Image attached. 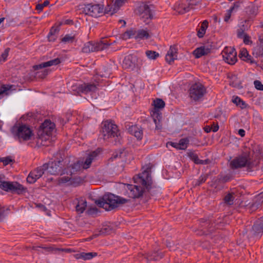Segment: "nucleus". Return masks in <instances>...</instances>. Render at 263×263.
Segmentation results:
<instances>
[{
  "mask_svg": "<svg viewBox=\"0 0 263 263\" xmlns=\"http://www.w3.org/2000/svg\"><path fill=\"white\" fill-rule=\"evenodd\" d=\"M152 165L146 164L142 167V172L137 176L134 177L135 185H126V194L132 198H139L143 194L149 192L153 187V181L151 177Z\"/></svg>",
  "mask_w": 263,
  "mask_h": 263,
  "instance_id": "obj_1",
  "label": "nucleus"
},
{
  "mask_svg": "<svg viewBox=\"0 0 263 263\" xmlns=\"http://www.w3.org/2000/svg\"><path fill=\"white\" fill-rule=\"evenodd\" d=\"M119 22H120V23H123V25H122V26H125V25H126V22H125V21H124V20H120V21H119Z\"/></svg>",
  "mask_w": 263,
  "mask_h": 263,
  "instance_id": "obj_55",
  "label": "nucleus"
},
{
  "mask_svg": "<svg viewBox=\"0 0 263 263\" xmlns=\"http://www.w3.org/2000/svg\"><path fill=\"white\" fill-rule=\"evenodd\" d=\"M109 45V44L104 41H100L95 44L89 42L84 44L82 50L84 53L103 50L107 48Z\"/></svg>",
  "mask_w": 263,
  "mask_h": 263,
  "instance_id": "obj_8",
  "label": "nucleus"
},
{
  "mask_svg": "<svg viewBox=\"0 0 263 263\" xmlns=\"http://www.w3.org/2000/svg\"><path fill=\"white\" fill-rule=\"evenodd\" d=\"M152 104L154 106V108L151 112V116L156 124V129H160L162 128L161 123L162 117L159 110L163 109L165 104L162 99L157 98L153 101Z\"/></svg>",
  "mask_w": 263,
  "mask_h": 263,
  "instance_id": "obj_4",
  "label": "nucleus"
},
{
  "mask_svg": "<svg viewBox=\"0 0 263 263\" xmlns=\"http://www.w3.org/2000/svg\"><path fill=\"white\" fill-rule=\"evenodd\" d=\"M61 63V60L59 58H55L54 59L50 60L49 61L41 63L38 65L33 66V69L35 70L40 69H43L47 67L51 66L53 65H57Z\"/></svg>",
  "mask_w": 263,
  "mask_h": 263,
  "instance_id": "obj_19",
  "label": "nucleus"
},
{
  "mask_svg": "<svg viewBox=\"0 0 263 263\" xmlns=\"http://www.w3.org/2000/svg\"><path fill=\"white\" fill-rule=\"evenodd\" d=\"M238 8V5L234 4L233 6L231 7L230 9L228 10L225 14L224 17V21L226 22H228L229 20H230L232 13L233 11H236Z\"/></svg>",
  "mask_w": 263,
  "mask_h": 263,
  "instance_id": "obj_31",
  "label": "nucleus"
},
{
  "mask_svg": "<svg viewBox=\"0 0 263 263\" xmlns=\"http://www.w3.org/2000/svg\"><path fill=\"white\" fill-rule=\"evenodd\" d=\"M12 85H2L0 86V95L3 93H6L7 95L9 94V91Z\"/></svg>",
  "mask_w": 263,
  "mask_h": 263,
  "instance_id": "obj_36",
  "label": "nucleus"
},
{
  "mask_svg": "<svg viewBox=\"0 0 263 263\" xmlns=\"http://www.w3.org/2000/svg\"><path fill=\"white\" fill-rule=\"evenodd\" d=\"M4 19L5 18L4 17L0 18V24L4 21Z\"/></svg>",
  "mask_w": 263,
  "mask_h": 263,
  "instance_id": "obj_59",
  "label": "nucleus"
},
{
  "mask_svg": "<svg viewBox=\"0 0 263 263\" xmlns=\"http://www.w3.org/2000/svg\"><path fill=\"white\" fill-rule=\"evenodd\" d=\"M205 91V88L202 84L196 83L193 85L189 90L190 96L195 101L198 100L203 96Z\"/></svg>",
  "mask_w": 263,
  "mask_h": 263,
  "instance_id": "obj_11",
  "label": "nucleus"
},
{
  "mask_svg": "<svg viewBox=\"0 0 263 263\" xmlns=\"http://www.w3.org/2000/svg\"><path fill=\"white\" fill-rule=\"evenodd\" d=\"M87 206V202L85 200L80 199L76 206V211L79 213H82L85 211Z\"/></svg>",
  "mask_w": 263,
  "mask_h": 263,
  "instance_id": "obj_27",
  "label": "nucleus"
},
{
  "mask_svg": "<svg viewBox=\"0 0 263 263\" xmlns=\"http://www.w3.org/2000/svg\"><path fill=\"white\" fill-rule=\"evenodd\" d=\"M9 48H7L5 50L4 52L2 54V58L3 59L4 61H5L9 53Z\"/></svg>",
  "mask_w": 263,
  "mask_h": 263,
  "instance_id": "obj_49",
  "label": "nucleus"
},
{
  "mask_svg": "<svg viewBox=\"0 0 263 263\" xmlns=\"http://www.w3.org/2000/svg\"><path fill=\"white\" fill-rule=\"evenodd\" d=\"M149 37V34L147 30L144 29L137 30L136 40H144Z\"/></svg>",
  "mask_w": 263,
  "mask_h": 263,
  "instance_id": "obj_25",
  "label": "nucleus"
},
{
  "mask_svg": "<svg viewBox=\"0 0 263 263\" xmlns=\"http://www.w3.org/2000/svg\"><path fill=\"white\" fill-rule=\"evenodd\" d=\"M82 168V163H81V161H78L77 162L73 163L72 165L69 166L66 171V174L70 175H72V174L76 173L77 172L80 171Z\"/></svg>",
  "mask_w": 263,
  "mask_h": 263,
  "instance_id": "obj_22",
  "label": "nucleus"
},
{
  "mask_svg": "<svg viewBox=\"0 0 263 263\" xmlns=\"http://www.w3.org/2000/svg\"><path fill=\"white\" fill-rule=\"evenodd\" d=\"M243 39V42L245 44L249 45L252 43V41L251 40L250 36L246 34L242 38Z\"/></svg>",
  "mask_w": 263,
  "mask_h": 263,
  "instance_id": "obj_45",
  "label": "nucleus"
},
{
  "mask_svg": "<svg viewBox=\"0 0 263 263\" xmlns=\"http://www.w3.org/2000/svg\"><path fill=\"white\" fill-rule=\"evenodd\" d=\"M256 229H257V226H255V225H254V226H253V229L254 230H255Z\"/></svg>",
  "mask_w": 263,
  "mask_h": 263,
  "instance_id": "obj_60",
  "label": "nucleus"
},
{
  "mask_svg": "<svg viewBox=\"0 0 263 263\" xmlns=\"http://www.w3.org/2000/svg\"><path fill=\"white\" fill-rule=\"evenodd\" d=\"M98 255L97 252H83V259L84 260H90Z\"/></svg>",
  "mask_w": 263,
  "mask_h": 263,
  "instance_id": "obj_35",
  "label": "nucleus"
},
{
  "mask_svg": "<svg viewBox=\"0 0 263 263\" xmlns=\"http://www.w3.org/2000/svg\"><path fill=\"white\" fill-rule=\"evenodd\" d=\"M101 133L104 140L118 137L120 135L117 126L112 121H105L102 123Z\"/></svg>",
  "mask_w": 263,
  "mask_h": 263,
  "instance_id": "obj_5",
  "label": "nucleus"
},
{
  "mask_svg": "<svg viewBox=\"0 0 263 263\" xmlns=\"http://www.w3.org/2000/svg\"><path fill=\"white\" fill-rule=\"evenodd\" d=\"M53 29H51L50 30V32L48 34V40L50 42H53L56 40L57 35H55V34L53 33Z\"/></svg>",
  "mask_w": 263,
  "mask_h": 263,
  "instance_id": "obj_43",
  "label": "nucleus"
},
{
  "mask_svg": "<svg viewBox=\"0 0 263 263\" xmlns=\"http://www.w3.org/2000/svg\"><path fill=\"white\" fill-rule=\"evenodd\" d=\"M167 144H168L171 145V146H172L173 147L179 149V142L177 143V142H168Z\"/></svg>",
  "mask_w": 263,
  "mask_h": 263,
  "instance_id": "obj_51",
  "label": "nucleus"
},
{
  "mask_svg": "<svg viewBox=\"0 0 263 263\" xmlns=\"http://www.w3.org/2000/svg\"><path fill=\"white\" fill-rule=\"evenodd\" d=\"M208 26V22L207 21H204L197 32V35L199 37L201 38L203 36L205 33L206 29H207Z\"/></svg>",
  "mask_w": 263,
  "mask_h": 263,
  "instance_id": "obj_30",
  "label": "nucleus"
},
{
  "mask_svg": "<svg viewBox=\"0 0 263 263\" xmlns=\"http://www.w3.org/2000/svg\"><path fill=\"white\" fill-rule=\"evenodd\" d=\"M232 101L242 109L245 108L247 107L246 103L238 97H234Z\"/></svg>",
  "mask_w": 263,
  "mask_h": 263,
  "instance_id": "obj_32",
  "label": "nucleus"
},
{
  "mask_svg": "<svg viewBox=\"0 0 263 263\" xmlns=\"http://www.w3.org/2000/svg\"><path fill=\"white\" fill-rule=\"evenodd\" d=\"M51 29H53V34H55V35H57V32H58V31H57V29H55V28H53V27H52Z\"/></svg>",
  "mask_w": 263,
  "mask_h": 263,
  "instance_id": "obj_56",
  "label": "nucleus"
},
{
  "mask_svg": "<svg viewBox=\"0 0 263 263\" xmlns=\"http://www.w3.org/2000/svg\"><path fill=\"white\" fill-rule=\"evenodd\" d=\"M49 72V71L47 69H44L40 72H38L39 77L41 78H45Z\"/></svg>",
  "mask_w": 263,
  "mask_h": 263,
  "instance_id": "obj_46",
  "label": "nucleus"
},
{
  "mask_svg": "<svg viewBox=\"0 0 263 263\" xmlns=\"http://www.w3.org/2000/svg\"><path fill=\"white\" fill-rule=\"evenodd\" d=\"M141 15L144 21H146L148 18H151L152 16L151 10L147 5L144 6L143 11L141 13Z\"/></svg>",
  "mask_w": 263,
  "mask_h": 263,
  "instance_id": "obj_28",
  "label": "nucleus"
},
{
  "mask_svg": "<svg viewBox=\"0 0 263 263\" xmlns=\"http://www.w3.org/2000/svg\"><path fill=\"white\" fill-rule=\"evenodd\" d=\"M206 180V177L205 176H200L199 179L197 180L196 185H200L202 183L204 182Z\"/></svg>",
  "mask_w": 263,
  "mask_h": 263,
  "instance_id": "obj_47",
  "label": "nucleus"
},
{
  "mask_svg": "<svg viewBox=\"0 0 263 263\" xmlns=\"http://www.w3.org/2000/svg\"><path fill=\"white\" fill-rule=\"evenodd\" d=\"M97 89V86L94 84L83 83L77 86V91L79 93L87 94L91 92H94Z\"/></svg>",
  "mask_w": 263,
  "mask_h": 263,
  "instance_id": "obj_16",
  "label": "nucleus"
},
{
  "mask_svg": "<svg viewBox=\"0 0 263 263\" xmlns=\"http://www.w3.org/2000/svg\"><path fill=\"white\" fill-rule=\"evenodd\" d=\"M177 49L175 46H171L165 56L166 61L171 64L177 58Z\"/></svg>",
  "mask_w": 263,
  "mask_h": 263,
  "instance_id": "obj_20",
  "label": "nucleus"
},
{
  "mask_svg": "<svg viewBox=\"0 0 263 263\" xmlns=\"http://www.w3.org/2000/svg\"><path fill=\"white\" fill-rule=\"evenodd\" d=\"M104 7L100 4H87L84 7V12L87 15L98 17L103 13Z\"/></svg>",
  "mask_w": 263,
  "mask_h": 263,
  "instance_id": "obj_12",
  "label": "nucleus"
},
{
  "mask_svg": "<svg viewBox=\"0 0 263 263\" xmlns=\"http://www.w3.org/2000/svg\"><path fill=\"white\" fill-rule=\"evenodd\" d=\"M137 57L134 54L126 55L123 61V66L125 68H129L134 66L137 62Z\"/></svg>",
  "mask_w": 263,
  "mask_h": 263,
  "instance_id": "obj_18",
  "label": "nucleus"
},
{
  "mask_svg": "<svg viewBox=\"0 0 263 263\" xmlns=\"http://www.w3.org/2000/svg\"><path fill=\"white\" fill-rule=\"evenodd\" d=\"M247 33L244 32V30L242 28H240L237 30V36L238 38L241 39Z\"/></svg>",
  "mask_w": 263,
  "mask_h": 263,
  "instance_id": "obj_48",
  "label": "nucleus"
},
{
  "mask_svg": "<svg viewBox=\"0 0 263 263\" xmlns=\"http://www.w3.org/2000/svg\"><path fill=\"white\" fill-rule=\"evenodd\" d=\"M204 130L207 133H210V132H211L212 131L211 129V126H206L204 128Z\"/></svg>",
  "mask_w": 263,
  "mask_h": 263,
  "instance_id": "obj_54",
  "label": "nucleus"
},
{
  "mask_svg": "<svg viewBox=\"0 0 263 263\" xmlns=\"http://www.w3.org/2000/svg\"><path fill=\"white\" fill-rule=\"evenodd\" d=\"M0 161L3 162L4 165H7L12 161L10 157H3L0 158Z\"/></svg>",
  "mask_w": 263,
  "mask_h": 263,
  "instance_id": "obj_41",
  "label": "nucleus"
},
{
  "mask_svg": "<svg viewBox=\"0 0 263 263\" xmlns=\"http://www.w3.org/2000/svg\"><path fill=\"white\" fill-rule=\"evenodd\" d=\"M4 176L0 175V182L1 181V180H3L4 179Z\"/></svg>",
  "mask_w": 263,
  "mask_h": 263,
  "instance_id": "obj_57",
  "label": "nucleus"
},
{
  "mask_svg": "<svg viewBox=\"0 0 263 263\" xmlns=\"http://www.w3.org/2000/svg\"><path fill=\"white\" fill-rule=\"evenodd\" d=\"M137 34V30L135 29H130L127 30L122 34V38L125 40H128L131 38H135L136 39Z\"/></svg>",
  "mask_w": 263,
  "mask_h": 263,
  "instance_id": "obj_26",
  "label": "nucleus"
},
{
  "mask_svg": "<svg viewBox=\"0 0 263 263\" xmlns=\"http://www.w3.org/2000/svg\"><path fill=\"white\" fill-rule=\"evenodd\" d=\"M98 152L97 151H93L89 153L87 155L84 161H81V163H82V168H88L90 166L92 161L96 159V158L98 156Z\"/></svg>",
  "mask_w": 263,
  "mask_h": 263,
  "instance_id": "obj_17",
  "label": "nucleus"
},
{
  "mask_svg": "<svg viewBox=\"0 0 263 263\" xmlns=\"http://www.w3.org/2000/svg\"><path fill=\"white\" fill-rule=\"evenodd\" d=\"M200 3V0H185L179 5V9L181 13H185L194 9Z\"/></svg>",
  "mask_w": 263,
  "mask_h": 263,
  "instance_id": "obj_15",
  "label": "nucleus"
},
{
  "mask_svg": "<svg viewBox=\"0 0 263 263\" xmlns=\"http://www.w3.org/2000/svg\"><path fill=\"white\" fill-rule=\"evenodd\" d=\"M71 178L69 176H62L59 178V182L60 183H65L71 180Z\"/></svg>",
  "mask_w": 263,
  "mask_h": 263,
  "instance_id": "obj_42",
  "label": "nucleus"
},
{
  "mask_svg": "<svg viewBox=\"0 0 263 263\" xmlns=\"http://www.w3.org/2000/svg\"><path fill=\"white\" fill-rule=\"evenodd\" d=\"M238 134L241 137H243L245 135V131L243 129H240L238 130Z\"/></svg>",
  "mask_w": 263,
  "mask_h": 263,
  "instance_id": "obj_53",
  "label": "nucleus"
},
{
  "mask_svg": "<svg viewBox=\"0 0 263 263\" xmlns=\"http://www.w3.org/2000/svg\"><path fill=\"white\" fill-rule=\"evenodd\" d=\"M230 166L233 170L245 166L251 169L253 167V164L251 161L249 155L244 153L233 159L230 163Z\"/></svg>",
  "mask_w": 263,
  "mask_h": 263,
  "instance_id": "obj_6",
  "label": "nucleus"
},
{
  "mask_svg": "<svg viewBox=\"0 0 263 263\" xmlns=\"http://www.w3.org/2000/svg\"><path fill=\"white\" fill-rule=\"evenodd\" d=\"M54 128L55 124L53 122H52L50 120H46L40 126L39 132L40 138L42 140L43 139L46 140L49 138Z\"/></svg>",
  "mask_w": 263,
  "mask_h": 263,
  "instance_id": "obj_9",
  "label": "nucleus"
},
{
  "mask_svg": "<svg viewBox=\"0 0 263 263\" xmlns=\"http://www.w3.org/2000/svg\"><path fill=\"white\" fill-rule=\"evenodd\" d=\"M234 200V197L231 194H227L224 198V202L229 205L233 204Z\"/></svg>",
  "mask_w": 263,
  "mask_h": 263,
  "instance_id": "obj_38",
  "label": "nucleus"
},
{
  "mask_svg": "<svg viewBox=\"0 0 263 263\" xmlns=\"http://www.w3.org/2000/svg\"><path fill=\"white\" fill-rule=\"evenodd\" d=\"M75 39L74 35H71L70 34H66L62 39V42L64 43H72L74 42Z\"/></svg>",
  "mask_w": 263,
  "mask_h": 263,
  "instance_id": "obj_39",
  "label": "nucleus"
},
{
  "mask_svg": "<svg viewBox=\"0 0 263 263\" xmlns=\"http://www.w3.org/2000/svg\"><path fill=\"white\" fill-rule=\"evenodd\" d=\"M129 132L138 139L141 140L143 137V131L140 127L133 125L128 128Z\"/></svg>",
  "mask_w": 263,
  "mask_h": 263,
  "instance_id": "obj_24",
  "label": "nucleus"
},
{
  "mask_svg": "<svg viewBox=\"0 0 263 263\" xmlns=\"http://www.w3.org/2000/svg\"><path fill=\"white\" fill-rule=\"evenodd\" d=\"M74 257L77 259H83V252L75 254Z\"/></svg>",
  "mask_w": 263,
  "mask_h": 263,
  "instance_id": "obj_52",
  "label": "nucleus"
},
{
  "mask_svg": "<svg viewBox=\"0 0 263 263\" xmlns=\"http://www.w3.org/2000/svg\"><path fill=\"white\" fill-rule=\"evenodd\" d=\"M46 166L43 164L42 166L32 171L27 178V181L29 183H34L42 176L46 170Z\"/></svg>",
  "mask_w": 263,
  "mask_h": 263,
  "instance_id": "obj_13",
  "label": "nucleus"
},
{
  "mask_svg": "<svg viewBox=\"0 0 263 263\" xmlns=\"http://www.w3.org/2000/svg\"><path fill=\"white\" fill-rule=\"evenodd\" d=\"M239 57L242 60L247 63L252 64L254 62L252 57L249 54L248 51L246 48H242L240 50Z\"/></svg>",
  "mask_w": 263,
  "mask_h": 263,
  "instance_id": "obj_23",
  "label": "nucleus"
},
{
  "mask_svg": "<svg viewBox=\"0 0 263 263\" xmlns=\"http://www.w3.org/2000/svg\"><path fill=\"white\" fill-rule=\"evenodd\" d=\"M190 159L193 160L196 164H203V160H200L197 155L193 152L189 154Z\"/></svg>",
  "mask_w": 263,
  "mask_h": 263,
  "instance_id": "obj_33",
  "label": "nucleus"
},
{
  "mask_svg": "<svg viewBox=\"0 0 263 263\" xmlns=\"http://www.w3.org/2000/svg\"><path fill=\"white\" fill-rule=\"evenodd\" d=\"M60 161L51 162V163H46V171L47 174L52 175H58L61 172L62 164Z\"/></svg>",
  "mask_w": 263,
  "mask_h": 263,
  "instance_id": "obj_14",
  "label": "nucleus"
},
{
  "mask_svg": "<svg viewBox=\"0 0 263 263\" xmlns=\"http://www.w3.org/2000/svg\"><path fill=\"white\" fill-rule=\"evenodd\" d=\"M211 52V49L205 46H201L196 48L193 52L194 57L197 58H200L202 56L208 55Z\"/></svg>",
  "mask_w": 263,
  "mask_h": 263,
  "instance_id": "obj_21",
  "label": "nucleus"
},
{
  "mask_svg": "<svg viewBox=\"0 0 263 263\" xmlns=\"http://www.w3.org/2000/svg\"><path fill=\"white\" fill-rule=\"evenodd\" d=\"M211 130L213 132H216L219 129V126L218 123H213L212 126H211Z\"/></svg>",
  "mask_w": 263,
  "mask_h": 263,
  "instance_id": "obj_50",
  "label": "nucleus"
},
{
  "mask_svg": "<svg viewBox=\"0 0 263 263\" xmlns=\"http://www.w3.org/2000/svg\"><path fill=\"white\" fill-rule=\"evenodd\" d=\"M124 3V0H116L114 4V7H110L109 5H108V7L105 9V11L106 12H111V14H113L115 12L116 7L118 8L120 7Z\"/></svg>",
  "mask_w": 263,
  "mask_h": 263,
  "instance_id": "obj_29",
  "label": "nucleus"
},
{
  "mask_svg": "<svg viewBox=\"0 0 263 263\" xmlns=\"http://www.w3.org/2000/svg\"><path fill=\"white\" fill-rule=\"evenodd\" d=\"M223 60L229 64H234L237 61V53L235 49L231 47H226L222 51Z\"/></svg>",
  "mask_w": 263,
  "mask_h": 263,
  "instance_id": "obj_10",
  "label": "nucleus"
},
{
  "mask_svg": "<svg viewBox=\"0 0 263 263\" xmlns=\"http://www.w3.org/2000/svg\"><path fill=\"white\" fill-rule=\"evenodd\" d=\"M128 200L118 196H115L110 194L105 196L102 200L97 201V204L100 207L105 209L106 210L110 211L120 204L127 203Z\"/></svg>",
  "mask_w": 263,
  "mask_h": 263,
  "instance_id": "obj_3",
  "label": "nucleus"
},
{
  "mask_svg": "<svg viewBox=\"0 0 263 263\" xmlns=\"http://www.w3.org/2000/svg\"><path fill=\"white\" fill-rule=\"evenodd\" d=\"M49 2L48 0L45 1L43 4H38L36 6V10L41 12L43 10L44 7L49 5Z\"/></svg>",
  "mask_w": 263,
  "mask_h": 263,
  "instance_id": "obj_40",
  "label": "nucleus"
},
{
  "mask_svg": "<svg viewBox=\"0 0 263 263\" xmlns=\"http://www.w3.org/2000/svg\"><path fill=\"white\" fill-rule=\"evenodd\" d=\"M14 138L19 142H24L32 139L34 136L33 130L26 124L15 125L11 129Z\"/></svg>",
  "mask_w": 263,
  "mask_h": 263,
  "instance_id": "obj_2",
  "label": "nucleus"
},
{
  "mask_svg": "<svg viewBox=\"0 0 263 263\" xmlns=\"http://www.w3.org/2000/svg\"><path fill=\"white\" fill-rule=\"evenodd\" d=\"M255 87L259 90H263V84L258 80H255L254 82Z\"/></svg>",
  "mask_w": 263,
  "mask_h": 263,
  "instance_id": "obj_44",
  "label": "nucleus"
},
{
  "mask_svg": "<svg viewBox=\"0 0 263 263\" xmlns=\"http://www.w3.org/2000/svg\"><path fill=\"white\" fill-rule=\"evenodd\" d=\"M2 128V126L0 125V129H1Z\"/></svg>",
  "mask_w": 263,
  "mask_h": 263,
  "instance_id": "obj_62",
  "label": "nucleus"
},
{
  "mask_svg": "<svg viewBox=\"0 0 263 263\" xmlns=\"http://www.w3.org/2000/svg\"><path fill=\"white\" fill-rule=\"evenodd\" d=\"M0 188L5 191L11 192V193L17 194H23L26 191V188L15 181L10 182L1 180L0 182Z\"/></svg>",
  "mask_w": 263,
  "mask_h": 263,
  "instance_id": "obj_7",
  "label": "nucleus"
},
{
  "mask_svg": "<svg viewBox=\"0 0 263 263\" xmlns=\"http://www.w3.org/2000/svg\"><path fill=\"white\" fill-rule=\"evenodd\" d=\"M145 54L150 60H155L159 56V53L152 50H147L145 52Z\"/></svg>",
  "mask_w": 263,
  "mask_h": 263,
  "instance_id": "obj_34",
  "label": "nucleus"
},
{
  "mask_svg": "<svg viewBox=\"0 0 263 263\" xmlns=\"http://www.w3.org/2000/svg\"><path fill=\"white\" fill-rule=\"evenodd\" d=\"M189 140L187 139H181L179 141V149H185L187 148Z\"/></svg>",
  "mask_w": 263,
  "mask_h": 263,
  "instance_id": "obj_37",
  "label": "nucleus"
},
{
  "mask_svg": "<svg viewBox=\"0 0 263 263\" xmlns=\"http://www.w3.org/2000/svg\"><path fill=\"white\" fill-rule=\"evenodd\" d=\"M166 245H167V247L168 248H171V242H168V243H167Z\"/></svg>",
  "mask_w": 263,
  "mask_h": 263,
  "instance_id": "obj_58",
  "label": "nucleus"
},
{
  "mask_svg": "<svg viewBox=\"0 0 263 263\" xmlns=\"http://www.w3.org/2000/svg\"><path fill=\"white\" fill-rule=\"evenodd\" d=\"M260 195L261 198H263V193H261Z\"/></svg>",
  "mask_w": 263,
  "mask_h": 263,
  "instance_id": "obj_61",
  "label": "nucleus"
}]
</instances>
